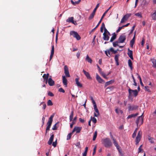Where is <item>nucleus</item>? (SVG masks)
Here are the masks:
<instances>
[{
    "label": "nucleus",
    "mask_w": 156,
    "mask_h": 156,
    "mask_svg": "<svg viewBox=\"0 0 156 156\" xmlns=\"http://www.w3.org/2000/svg\"><path fill=\"white\" fill-rule=\"evenodd\" d=\"M54 115L55 114L53 113L52 115H51V116L49 118L48 121L47 123V126L46 127V128L45 135H46L48 131L50 129V128L51 127V126L52 122L54 116Z\"/></svg>",
    "instance_id": "f257e3e1"
},
{
    "label": "nucleus",
    "mask_w": 156,
    "mask_h": 156,
    "mask_svg": "<svg viewBox=\"0 0 156 156\" xmlns=\"http://www.w3.org/2000/svg\"><path fill=\"white\" fill-rule=\"evenodd\" d=\"M103 144L107 148H110L112 146V143L110 139L107 138L103 140Z\"/></svg>",
    "instance_id": "f03ea898"
},
{
    "label": "nucleus",
    "mask_w": 156,
    "mask_h": 156,
    "mask_svg": "<svg viewBox=\"0 0 156 156\" xmlns=\"http://www.w3.org/2000/svg\"><path fill=\"white\" fill-rule=\"evenodd\" d=\"M144 114L143 112L141 116L138 117L136 121V123L137 125V127L140 126L143 123L144 117L143 115Z\"/></svg>",
    "instance_id": "7ed1b4c3"
},
{
    "label": "nucleus",
    "mask_w": 156,
    "mask_h": 156,
    "mask_svg": "<svg viewBox=\"0 0 156 156\" xmlns=\"http://www.w3.org/2000/svg\"><path fill=\"white\" fill-rule=\"evenodd\" d=\"M70 34L74 37L76 38L77 40H79L81 39V37L78 33L74 31H71L70 32Z\"/></svg>",
    "instance_id": "20e7f679"
},
{
    "label": "nucleus",
    "mask_w": 156,
    "mask_h": 156,
    "mask_svg": "<svg viewBox=\"0 0 156 156\" xmlns=\"http://www.w3.org/2000/svg\"><path fill=\"white\" fill-rule=\"evenodd\" d=\"M142 136V132L141 131H139L138 133L137 136L136 137L135 142L136 144H137L140 141Z\"/></svg>",
    "instance_id": "39448f33"
},
{
    "label": "nucleus",
    "mask_w": 156,
    "mask_h": 156,
    "mask_svg": "<svg viewBox=\"0 0 156 156\" xmlns=\"http://www.w3.org/2000/svg\"><path fill=\"white\" fill-rule=\"evenodd\" d=\"M126 39V36L124 34H122L119 36L118 40L119 43H122L125 42Z\"/></svg>",
    "instance_id": "423d86ee"
},
{
    "label": "nucleus",
    "mask_w": 156,
    "mask_h": 156,
    "mask_svg": "<svg viewBox=\"0 0 156 156\" xmlns=\"http://www.w3.org/2000/svg\"><path fill=\"white\" fill-rule=\"evenodd\" d=\"M128 90L129 96H132V93H133V95L135 97H136L138 94V92L136 90H131L129 88Z\"/></svg>",
    "instance_id": "0eeeda50"
},
{
    "label": "nucleus",
    "mask_w": 156,
    "mask_h": 156,
    "mask_svg": "<svg viewBox=\"0 0 156 156\" xmlns=\"http://www.w3.org/2000/svg\"><path fill=\"white\" fill-rule=\"evenodd\" d=\"M131 16V14H127L122 18L120 21L121 23H122L127 20L128 18Z\"/></svg>",
    "instance_id": "6e6552de"
},
{
    "label": "nucleus",
    "mask_w": 156,
    "mask_h": 156,
    "mask_svg": "<svg viewBox=\"0 0 156 156\" xmlns=\"http://www.w3.org/2000/svg\"><path fill=\"white\" fill-rule=\"evenodd\" d=\"M107 13V11H105V12L103 14L100 20L99 21V22H98V24H97V25L96 27L94 28V29H93L92 30L91 32H93L94 31V30L98 27V26H99L100 24L101 23L103 18H104V17L105 16V15Z\"/></svg>",
    "instance_id": "1a4fd4ad"
},
{
    "label": "nucleus",
    "mask_w": 156,
    "mask_h": 156,
    "mask_svg": "<svg viewBox=\"0 0 156 156\" xmlns=\"http://www.w3.org/2000/svg\"><path fill=\"white\" fill-rule=\"evenodd\" d=\"M64 73L66 77H69L70 76L69 73V69L66 65H65L64 67Z\"/></svg>",
    "instance_id": "9d476101"
},
{
    "label": "nucleus",
    "mask_w": 156,
    "mask_h": 156,
    "mask_svg": "<svg viewBox=\"0 0 156 156\" xmlns=\"http://www.w3.org/2000/svg\"><path fill=\"white\" fill-rule=\"evenodd\" d=\"M138 106L136 105H129L128 107V110L129 111H132L134 110H136L137 109Z\"/></svg>",
    "instance_id": "9b49d317"
},
{
    "label": "nucleus",
    "mask_w": 156,
    "mask_h": 156,
    "mask_svg": "<svg viewBox=\"0 0 156 156\" xmlns=\"http://www.w3.org/2000/svg\"><path fill=\"white\" fill-rule=\"evenodd\" d=\"M96 79L99 83H104L105 82V81L97 74L96 76Z\"/></svg>",
    "instance_id": "f8f14e48"
},
{
    "label": "nucleus",
    "mask_w": 156,
    "mask_h": 156,
    "mask_svg": "<svg viewBox=\"0 0 156 156\" xmlns=\"http://www.w3.org/2000/svg\"><path fill=\"white\" fill-rule=\"evenodd\" d=\"M94 110L95 111V112L96 113H94V116L95 117H97L99 115H100L99 110L97 108V105H94Z\"/></svg>",
    "instance_id": "ddd939ff"
},
{
    "label": "nucleus",
    "mask_w": 156,
    "mask_h": 156,
    "mask_svg": "<svg viewBox=\"0 0 156 156\" xmlns=\"http://www.w3.org/2000/svg\"><path fill=\"white\" fill-rule=\"evenodd\" d=\"M128 52L127 53V55L128 56L130 57V58L132 60L133 59V51L129 49V48L128 49Z\"/></svg>",
    "instance_id": "4468645a"
},
{
    "label": "nucleus",
    "mask_w": 156,
    "mask_h": 156,
    "mask_svg": "<svg viewBox=\"0 0 156 156\" xmlns=\"http://www.w3.org/2000/svg\"><path fill=\"white\" fill-rule=\"evenodd\" d=\"M54 53V45L52 46L51 54L50 57V61L52 59Z\"/></svg>",
    "instance_id": "2eb2a0df"
},
{
    "label": "nucleus",
    "mask_w": 156,
    "mask_h": 156,
    "mask_svg": "<svg viewBox=\"0 0 156 156\" xmlns=\"http://www.w3.org/2000/svg\"><path fill=\"white\" fill-rule=\"evenodd\" d=\"M48 83L49 85L51 86H53L55 84L54 81L51 78H49L48 79Z\"/></svg>",
    "instance_id": "dca6fc26"
},
{
    "label": "nucleus",
    "mask_w": 156,
    "mask_h": 156,
    "mask_svg": "<svg viewBox=\"0 0 156 156\" xmlns=\"http://www.w3.org/2000/svg\"><path fill=\"white\" fill-rule=\"evenodd\" d=\"M83 73H84V75L86 76L87 78L88 79H92L91 77H90V75L88 72H86L84 69H83Z\"/></svg>",
    "instance_id": "f3484780"
},
{
    "label": "nucleus",
    "mask_w": 156,
    "mask_h": 156,
    "mask_svg": "<svg viewBox=\"0 0 156 156\" xmlns=\"http://www.w3.org/2000/svg\"><path fill=\"white\" fill-rule=\"evenodd\" d=\"M79 78H76L75 79V82L76 84L77 85L78 87H82V85L81 84L79 81Z\"/></svg>",
    "instance_id": "a211bd4d"
},
{
    "label": "nucleus",
    "mask_w": 156,
    "mask_h": 156,
    "mask_svg": "<svg viewBox=\"0 0 156 156\" xmlns=\"http://www.w3.org/2000/svg\"><path fill=\"white\" fill-rule=\"evenodd\" d=\"M62 83L64 85L67 87V80L65 76H62Z\"/></svg>",
    "instance_id": "6ab92c4d"
},
{
    "label": "nucleus",
    "mask_w": 156,
    "mask_h": 156,
    "mask_svg": "<svg viewBox=\"0 0 156 156\" xmlns=\"http://www.w3.org/2000/svg\"><path fill=\"white\" fill-rule=\"evenodd\" d=\"M119 56L120 55L119 54H117L115 55V56L114 59L116 62L117 66H118L119 65Z\"/></svg>",
    "instance_id": "aec40b11"
},
{
    "label": "nucleus",
    "mask_w": 156,
    "mask_h": 156,
    "mask_svg": "<svg viewBox=\"0 0 156 156\" xmlns=\"http://www.w3.org/2000/svg\"><path fill=\"white\" fill-rule=\"evenodd\" d=\"M139 114L138 113H136L135 114H132L131 115H129L127 117L126 119H129L131 118H132L135 117L137 116Z\"/></svg>",
    "instance_id": "412c9836"
},
{
    "label": "nucleus",
    "mask_w": 156,
    "mask_h": 156,
    "mask_svg": "<svg viewBox=\"0 0 156 156\" xmlns=\"http://www.w3.org/2000/svg\"><path fill=\"white\" fill-rule=\"evenodd\" d=\"M54 137V135L52 134L51 135V137H50L49 140L48 142V144L49 145H50L52 143V141H53V139Z\"/></svg>",
    "instance_id": "4be33fe9"
},
{
    "label": "nucleus",
    "mask_w": 156,
    "mask_h": 156,
    "mask_svg": "<svg viewBox=\"0 0 156 156\" xmlns=\"http://www.w3.org/2000/svg\"><path fill=\"white\" fill-rule=\"evenodd\" d=\"M103 39L104 40L107 41L109 40V37L108 35H107V34H105V33H104L103 34Z\"/></svg>",
    "instance_id": "5701e85b"
},
{
    "label": "nucleus",
    "mask_w": 156,
    "mask_h": 156,
    "mask_svg": "<svg viewBox=\"0 0 156 156\" xmlns=\"http://www.w3.org/2000/svg\"><path fill=\"white\" fill-rule=\"evenodd\" d=\"M74 18L73 17H71L69 18L66 20V22L69 23H74V21L73 20Z\"/></svg>",
    "instance_id": "b1692460"
},
{
    "label": "nucleus",
    "mask_w": 156,
    "mask_h": 156,
    "mask_svg": "<svg viewBox=\"0 0 156 156\" xmlns=\"http://www.w3.org/2000/svg\"><path fill=\"white\" fill-rule=\"evenodd\" d=\"M116 37V35L115 33H114L112 34V36L111 37L110 40V42H112L114 40H115Z\"/></svg>",
    "instance_id": "393cba45"
},
{
    "label": "nucleus",
    "mask_w": 156,
    "mask_h": 156,
    "mask_svg": "<svg viewBox=\"0 0 156 156\" xmlns=\"http://www.w3.org/2000/svg\"><path fill=\"white\" fill-rule=\"evenodd\" d=\"M151 60L153 63V67L156 68V60L154 59H151Z\"/></svg>",
    "instance_id": "a878e982"
},
{
    "label": "nucleus",
    "mask_w": 156,
    "mask_h": 156,
    "mask_svg": "<svg viewBox=\"0 0 156 156\" xmlns=\"http://www.w3.org/2000/svg\"><path fill=\"white\" fill-rule=\"evenodd\" d=\"M86 60L88 62L90 63H92V60L90 58L89 56L87 55L86 56Z\"/></svg>",
    "instance_id": "bb28decb"
},
{
    "label": "nucleus",
    "mask_w": 156,
    "mask_h": 156,
    "mask_svg": "<svg viewBox=\"0 0 156 156\" xmlns=\"http://www.w3.org/2000/svg\"><path fill=\"white\" fill-rule=\"evenodd\" d=\"M112 140L113 141V144L114 145L117 147L119 146L117 142L115 140L114 138L112 136Z\"/></svg>",
    "instance_id": "cd10ccee"
},
{
    "label": "nucleus",
    "mask_w": 156,
    "mask_h": 156,
    "mask_svg": "<svg viewBox=\"0 0 156 156\" xmlns=\"http://www.w3.org/2000/svg\"><path fill=\"white\" fill-rule=\"evenodd\" d=\"M128 64L129 66L130 67L131 69L132 70L133 69V67L132 66V63L131 60L130 59H129L128 60Z\"/></svg>",
    "instance_id": "c85d7f7f"
},
{
    "label": "nucleus",
    "mask_w": 156,
    "mask_h": 156,
    "mask_svg": "<svg viewBox=\"0 0 156 156\" xmlns=\"http://www.w3.org/2000/svg\"><path fill=\"white\" fill-rule=\"evenodd\" d=\"M151 16L153 20H156V11L154 12L151 14Z\"/></svg>",
    "instance_id": "c756f323"
},
{
    "label": "nucleus",
    "mask_w": 156,
    "mask_h": 156,
    "mask_svg": "<svg viewBox=\"0 0 156 156\" xmlns=\"http://www.w3.org/2000/svg\"><path fill=\"white\" fill-rule=\"evenodd\" d=\"M49 76V74L48 73H47V74H44L43 76V77L44 80H48Z\"/></svg>",
    "instance_id": "7c9ffc66"
},
{
    "label": "nucleus",
    "mask_w": 156,
    "mask_h": 156,
    "mask_svg": "<svg viewBox=\"0 0 156 156\" xmlns=\"http://www.w3.org/2000/svg\"><path fill=\"white\" fill-rule=\"evenodd\" d=\"M75 128H76V133H79L80 132L81 129V127L75 126Z\"/></svg>",
    "instance_id": "2f4dec72"
},
{
    "label": "nucleus",
    "mask_w": 156,
    "mask_h": 156,
    "mask_svg": "<svg viewBox=\"0 0 156 156\" xmlns=\"http://www.w3.org/2000/svg\"><path fill=\"white\" fill-rule=\"evenodd\" d=\"M73 113L74 112L73 111H72L71 112V114L69 116V120L71 122L73 120Z\"/></svg>",
    "instance_id": "473e14b6"
},
{
    "label": "nucleus",
    "mask_w": 156,
    "mask_h": 156,
    "mask_svg": "<svg viewBox=\"0 0 156 156\" xmlns=\"http://www.w3.org/2000/svg\"><path fill=\"white\" fill-rule=\"evenodd\" d=\"M114 81L111 80L110 81H109L107 82H106V83L105 84V87H107V86L111 84H112L113 82Z\"/></svg>",
    "instance_id": "72a5a7b5"
},
{
    "label": "nucleus",
    "mask_w": 156,
    "mask_h": 156,
    "mask_svg": "<svg viewBox=\"0 0 156 156\" xmlns=\"http://www.w3.org/2000/svg\"><path fill=\"white\" fill-rule=\"evenodd\" d=\"M80 1L81 0H78V1L75 2H74L72 0H71V3L73 5H76V4H78L80 2Z\"/></svg>",
    "instance_id": "f704fd0d"
},
{
    "label": "nucleus",
    "mask_w": 156,
    "mask_h": 156,
    "mask_svg": "<svg viewBox=\"0 0 156 156\" xmlns=\"http://www.w3.org/2000/svg\"><path fill=\"white\" fill-rule=\"evenodd\" d=\"M95 14V13L94 12H92L91 14L90 15L88 19L89 20H90L92 19L94 17Z\"/></svg>",
    "instance_id": "c9c22d12"
},
{
    "label": "nucleus",
    "mask_w": 156,
    "mask_h": 156,
    "mask_svg": "<svg viewBox=\"0 0 156 156\" xmlns=\"http://www.w3.org/2000/svg\"><path fill=\"white\" fill-rule=\"evenodd\" d=\"M119 43V41H116L115 42L113 43V45L114 47H116L117 46H118L119 45L118 44Z\"/></svg>",
    "instance_id": "e433bc0d"
},
{
    "label": "nucleus",
    "mask_w": 156,
    "mask_h": 156,
    "mask_svg": "<svg viewBox=\"0 0 156 156\" xmlns=\"http://www.w3.org/2000/svg\"><path fill=\"white\" fill-rule=\"evenodd\" d=\"M100 74L101 75L103 76V77L104 78H105V79H108V78H107V77H106V76L105 74L103 72H102V71H101V72L100 71Z\"/></svg>",
    "instance_id": "4c0bfd02"
},
{
    "label": "nucleus",
    "mask_w": 156,
    "mask_h": 156,
    "mask_svg": "<svg viewBox=\"0 0 156 156\" xmlns=\"http://www.w3.org/2000/svg\"><path fill=\"white\" fill-rule=\"evenodd\" d=\"M97 132L96 131L94 133V134L93 137V141H94L95 140V139L97 137Z\"/></svg>",
    "instance_id": "58836bf2"
},
{
    "label": "nucleus",
    "mask_w": 156,
    "mask_h": 156,
    "mask_svg": "<svg viewBox=\"0 0 156 156\" xmlns=\"http://www.w3.org/2000/svg\"><path fill=\"white\" fill-rule=\"evenodd\" d=\"M137 78L138 79H139V80L140 81V83L141 85L142 86H143L144 85L142 82V79H141V77H140V76H137Z\"/></svg>",
    "instance_id": "ea45409f"
},
{
    "label": "nucleus",
    "mask_w": 156,
    "mask_h": 156,
    "mask_svg": "<svg viewBox=\"0 0 156 156\" xmlns=\"http://www.w3.org/2000/svg\"><path fill=\"white\" fill-rule=\"evenodd\" d=\"M53 105V103L50 100H49L47 102V105L48 106H52Z\"/></svg>",
    "instance_id": "a19ab883"
},
{
    "label": "nucleus",
    "mask_w": 156,
    "mask_h": 156,
    "mask_svg": "<svg viewBox=\"0 0 156 156\" xmlns=\"http://www.w3.org/2000/svg\"><path fill=\"white\" fill-rule=\"evenodd\" d=\"M135 15L136 16H137L138 17H139L140 18H142V17L141 12L136 13L135 14Z\"/></svg>",
    "instance_id": "79ce46f5"
},
{
    "label": "nucleus",
    "mask_w": 156,
    "mask_h": 156,
    "mask_svg": "<svg viewBox=\"0 0 156 156\" xmlns=\"http://www.w3.org/2000/svg\"><path fill=\"white\" fill-rule=\"evenodd\" d=\"M110 52L111 51L109 50L108 49V50H107V51H105V53L107 56H108V54L110 55V56H111V55L110 54Z\"/></svg>",
    "instance_id": "37998d69"
},
{
    "label": "nucleus",
    "mask_w": 156,
    "mask_h": 156,
    "mask_svg": "<svg viewBox=\"0 0 156 156\" xmlns=\"http://www.w3.org/2000/svg\"><path fill=\"white\" fill-rule=\"evenodd\" d=\"M91 121H92V122L94 123H96L97 122V120L94 117H92V118H91Z\"/></svg>",
    "instance_id": "c03bdc74"
},
{
    "label": "nucleus",
    "mask_w": 156,
    "mask_h": 156,
    "mask_svg": "<svg viewBox=\"0 0 156 156\" xmlns=\"http://www.w3.org/2000/svg\"><path fill=\"white\" fill-rule=\"evenodd\" d=\"M72 135V134H71V133H69L68 134L67 136V139H66L67 140H70L71 138Z\"/></svg>",
    "instance_id": "a18cd8bd"
},
{
    "label": "nucleus",
    "mask_w": 156,
    "mask_h": 156,
    "mask_svg": "<svg viewBox=\"0 0 156 156\" xmlns=\"http://www.w3.org/2000/svg\"><path fill=\"white\" fill-rule=\"evenodd\" d=\"M97 149V146H95L93 149V155H94L96 153V150Z\"/></svg>",
    "instance_id": "49530a36"
},
{
    "label": "nucleus",
    "mask_w": 156,
    "mask_h": 156,
    "mask_svg": "<svg viewBox=\"0 0 156 156\" xmlns=\"http://www.w3.org/2000/svg\"><path fill=\"white\" fill-rule=\"evenodd\" d=\"M57 123H56L53 126V127H52V129L53 130H56L57 129V128H58V127L56 126V124H57Z\"/></svg>",
    "instance_id": "de8ad7c7"
},
{
    "label": "nucleus",
    "mask_w": 156,
    "mask_h": 156,
    "mask_svg": "<svg viewBox=\"0 0 156 156\" xmlns=\"http://www.w3.org/2000/svg\"><path fill=\"white\" fill-rule=\"evenodd\" d=\"M99 6V4H98L97 5L96 7H95V8L94 9V10H93V12H95V13L96 12V11L97 10V9L98 8V7Z\"/></svg>",
    "instance_id": "09e8293b"
},
{
    "label": "nucleus",
    "mask_w": 156,
    "mask_h": 156,
    "mask_svg": "<svg viewBox=\"0 0 156 156\" xmlns=\"http://www.w3.org/2000/svg\"><path fill=\"white\" fill-rule=\"evenodd\" d=\"M148 4V2L146 0H144L142 4L143 6L146 5H147Z\"/></svg>",
    "instance_id": "8fccbe9b"
},
{
    "label": "nucleus",
    "mask_w": 156,
    "mask_h": 156,
    "mask_svg": "<svg viewBox=\"0 0 156 156\" xmlns=\"http://www.w3.org/2000/svg\"><path fill=\"white\" fill-rule=\"evenodd\" d=\"M58 91L61 92H62L63 93H64L65 92V90H63V89L62 88H59V89L58 90Z\"/></svg>",
    "instance_id": "3c124183"
},
{
    "label": "nucleus",
    "mask_w": 156,
    "mask_h": 156,
    "mask_svg": "<svg viewBox=\"0 0 156 156\" xmlns=\"http://www.w3.org/2000/svg\"><path fill=\"white\" fill-rule=\"evenodd\" d=\"M145 40L144 38H143L142 41L141 42V45L142 46H144V43H145Z\"/></svg>",
    "instance_id": "603ef678"
},
{
    "label": "nucleus",
    "mask_w": 156,
    "mask_h": 156,
    "mask_svg": "<svg viewBox=\"0 0 156 156\" xmlns=\"http://www.w3.org/2000/svg\"><path fill=\"white\" fill-rule=\"evenodd\" d=\"M57 144V140H56V141L52 143V145L54 147H56Z\"/></svg>",
    "instance_id": "864d4df0"
},
{
    "label": "nucleus",
    "mask_w": 156,
    "mask_h": 156,
    "mask_svg": "<svg viewBox=\"0 0 156 156\" xmlns=\"http://www.w3.org/2000/svg\"><path fill=\"white\" fill-rule=\"evenodd\" d=\"M48 96L51 97H53L54 96V94L50 91H49L48 92Z\"/></svg>",
    "instance_id": "5fc2aeb1"
},
{
    "label": "nucleus",
    "mask_w": 156,
    "mask_h": 156,
    "mask_svg": "<svg viewBox=\"0 0 156 156\" xmlns=\"http://www.w3.org/2000/svg\"><path fill=\"white\" fill-rule=\"evenodd\" d=\"M123 28V27L122 26V27H119L118 30H116V32L117 33L119 32Z\"/></svg>",
    "instance_id": "6e6d98bb"
},
{
    "label": "nucleus",
    "mask_w": 156,
    "mask_h": 156,
    "mask_svg": "<svg viewBox=\"0 0 156 156\" xmlns=\"http://www.w3.org/2000/svg\"><path fill=\"white\" fill-rule=\"evenodd\" d=\"M45 119V117H44L43 116L42 118V126H43L44 124Z\"/></svg>",
    "instance_id": "4d7b16f0"
},
{
    "label": "nucleus",
    "mask_w": 156,
    "mask_h": 156,
    "mask_svg": "<svg viewBox=\"0 0 156 156\" xmlns=\"http://www.w3.org/2000/svg\"><path fill=\"white\" fill-rule=\"evenodd\" d=\"M136 133H137V132H135V131L134 132L132 135V137L133 138H135V136H136Z\"/></svg>",
    "instance_id": "13d9d810"
},
{
    "label": "nucleus",
    "mask_w": 156,
    "mask_h": 156,
    "mask_svg": "<svg viewBox=\"0 0 156 156\" xmlns=\"http://www.w3.org/2000/svg\"><path fill=\"white\" fill-rule=\"evenodd\" d=\"M148 139L151 143L153 144L154 143V141L153 140V138H152L151 137L150 138H149Z\"/></svg>",
    "instance_id": "bf43d9fd"
},
{
    "label": "nucleus",
    "mask_w": 156,
    "mask_h": 156,
    "mask_svg": "<svg viewBox=\"0 0 156 156\" xmlns=\"http://www.w3.org/2000/svg\"><path fill=\"white\" fill-rule=\"evenodd\" d=\"M42 103H43V109H44L46 108V104L45 103H44V102H41V104Z\"/></svg>",
    "instance_id": "052dcab7"
},
{
    "label": "nucleus",
    "mask_w": 156,
    "mask_h": 156,
    "mask_svg": "<svg viewBox=\"0 0 156 156\" xmlns=\"http://www.w3.org/2000/svg\"><path fill=\"white\" fill-rule=\"evenodd\" d=\"M145 88L146 89V90L148 92H150V90L149 89V87L148 86H145Z\"/></svg>",
    "instance_id": "680f3d73"
},
{
    "label": "nucleus",
    "mask_w": 156,
    "mask_h": 156,
    "mask_svg": "<svg viewBox=\"0 0 156 156\" xmlns=\"http://www.w3.org/2000/svg\"><path fill=\"white\" fill-rule=\"evenodd\" d=\"M80 52L79 51L77 52L76 54V55L77 56V58H79L80 55Z\"/></svg>",
    "instance_id": "e2e57ef3"
},
{
    "label": "nucleus",
    "mask_w": 156,
    "mask_h": 156,
    "mask_svg": "<svg viewBox=\"0 0 156 156\" xmlns=\"http://www.w3.org/2000/svg\"><path fill=\"white\" fill-rule=\"evenodd\" d=\"M79 120L82 123H84L85 122V120L81 118H80Z\"/></svg>",
    "instance_id": "0e129e2a"
},
{
    "label": "nucleus",
    "mask_w": 156,
    "mask_h": 156,
    "mask_svg": "<svg viewBox=\"0 0 156 156\" xmlns=\"http://www.w3.org/2000/svg\"><path fill=\"white\" fill-rule=\"evenodd\" d=\"M91 100H92V103L94 105H94H97L95 101L92 98H91Z\"/></svg>",
    "instance_id": "69168bd1"
},
{
    "label": "nucleus",
    "mask_w": 156,
    "mask_h": 156,
    "mask_svg": "<svg viewBox=\"0 0 156 156\" xmlns=\"http://www.w3.org/2000/svg\"><path fill=\"white\" fill-rule=\"evenodd\" d=\"M138 2V0H136L135 3V6H134V8H135L136 7Z\"/></svg>",
    "instance_id": "338daca9"
},
{
    "label": "nucleus",
    "mask_w": 156,
    "mask_h": 156,
    "mask_svg": "<svg viewBox=\"0 0 156 156\" xmlns=\"http://www.w3.org/2000/svg\"><path fill=\"white\" fill-rule=\"evenodd\" d=\"M109 50L110 51L112 52L114 51V50L113 48L112 47Z\"/></svg>",
    "instance_id": "774afa93"
}]
</instances>
